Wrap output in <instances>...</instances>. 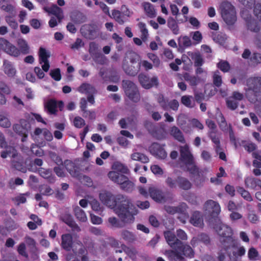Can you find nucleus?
I'll return each instance as SVG.
<instances>
[{
    "label": "nucleus",
    "mask_w": 261,
    "mask_h": 261,
    "mask_svg": "<svg viewBox=\"0 0 261 261\" xmlns=\"http://www.w3.org/2000/svg\"><path fill=\"white\" fill-rule=\"evenodd\" d=\"M142 7L146 15L150 17L153 18L156 15V10L153 5L148 2H144L142 4Z\"/></svg>",
    "instance_id": "26"
},
{
    "label": "nucleus",
    "mask_w": 261,
    "mask_h": 261,
    "mask_svg": "<svg viewBox=\"0 0 261 261\" xmlns=\"http://www.w3.org/2000/svg\"><path fill=\"white\" fill-rule=\"evenodd\" d=\"M150 153L157 158L164 159L167 154L162 146L158 143H153L149 147Z\"/></svg>",
    "instance_id": "16"
},
{
    "label": "nucleus",
    "mask_w": 261,
    "mask_h": 261,
    "mask_svg": "<svg viewBox=\"0 0 261 261\" xmlns=\"http://www.w3.org/2000/svg\"><path fill=\"white\" fill-rule=\"evenodd\" d=\"M138 26L141 32V39L143 41H145L147 40L148 35V30L146 29V24L143 22H140L138 24Z\"/></svg>",
    "instance_id": "52"
},
{
    "label": "nucleus",
    "mask_w": 261,
    "mask_h": 261,
    "mask_svg": "<svg viewBox=\"0 0 261 261\" xmlns=\"http://www.w3.org/2000/svg\"><path fill=\"white\" fill-rule=\"evenodd\" d=\"M83 242L86 247L89 250H93L94 248L95 243L89 237H85L83 239Z\"/></svg>",
    "instance_id": "58"
},
{
    "label": "nucleus",
    "mask_w": 261,
    "mask_h": 261,
    "mask_svg": "<svg viewBox=\"0 0 261 261\" xmlns=\"http://www.w3.org/2000/svg\"><path fill=\"white\" fill-rule=\"evenodd\" d=\"M205 211L210 216V223H213L216 221H219V215L221 212L219 204L213 200H207L204 204Z\"/></svg>",
    "instance_id": "5"
},
{
    "label": "nucleus",
    "mask_w": 261,
    "mask_h": 261,
    "mask_svg": "<svg viewBox=\"0 0 261 261\" xmlns=\"http://www.w3.org/2000/svg\"><path fill=\"white\" fill-rule=\"evenodd\" d=\"M170 134L174 138L179 142L184 143L185 139L181 131L176 126L171 128Z\"/></svg>",
    "instance_id": "31"
},
{
    "label": "nucleus",
    "mask_w": 261,
    "mask_h": 261,
    "mask_svg": "<svg viewBox=\"0 0 261 261\" xmlns=\"http://www.w3.org/2000/svg\"><path fill=\"white\" fill-rule=\"evenodd\" d=\"M45 10L48 13L55 15L59 20V21H60L63 18V11L61 8L57 5H55L49 8H45Z\"/></svg>",
    "instance_id": "30"
},
{
    "label": "nucleus",
    "mask_w": 261,
    "mask_h": 261,
    "mask_svg": "<svg viewBox=\"0 0 261 261\" xmlns=\"http://www.w3.org/2000/svg\"><path fill=\"white\" fill-rule=\"evenodd\" d=\"M30 128L31 125L29 122L23 119L20 120L19 124H15L13 125L14 132L22 137V142L26 141Z\"/></svg>",
    "instance_id": "6"
},
{
    "label": "nucleus",
    "mask_w": 261,
    "mask_h": 261,
    "mask_svg": "<svg viewBox=\"0 0 261 261\" xmlns=\"http://www.w3.org/2000/svg\"><path fill=\"white\" fill-rule=\"evenodd\" d=\"M184 78L192 86H195L199 83V79L195 76L191 75L186 73L184 75Z\"/></svg>",
    "instance_id": "45"
},
{
    "label": "nucleus",
    "mask_w": 261,
    "mask_h": 261,
    "mask_svg": "<svg viewBox=\"0 0 261 261\" xmlns=\"http://www.w3.org/2000/svg\"><path fill=\"white\" fill-rule=\"evenodd\" d=\"M216 133L217 131L211 130L209 132L208 137L212 142L215 144L214 147L216 153H218L220 150H222V148L221 146L220 137L217 135Z\"/></svg>",
    "instance_id": "24"
},
{
    "label": "nucleus",
    "mask_w": 261,
    "mask_h": 261,
    "mask_svg": "<svg viewBox=\"0 0 261 261\" xmlns=\"http://www.w3.org/2000/svg\"><path fill=\"white\" fill-rule=\"evenodd\" d=\"M178 187L180 189L188 190L191 188L192 184L187 178L179 176H178Z\"/></svg>",
    "instance_id": "33"
},
{
    "label": "nucleus",
    "mask_w": 261,
    "mask_h": 261,
    "mask_svg": "<svg viewBox=\"0 0 261 261\" xmlns=\"http://www.w3.org/2000/svg\"><path fill=\"white\" fill-rule=\"evenodd\" d=\"M3 70L4 73L10 78L14 77L17 72L14 64L7 60L4 61Z\"/></svg>",
    "instance_id": "20"
},
{
    "label": "nucleus",
    "mask_w": 261,
    "mask_h": 261,
    "mask_svg": "<svg viewBox=\"0 0 261 261\" xmlns=\"http://www.w3.org/2000/svg\"><path fill=\"white\" fill-rule=\"evenodd\" d=\"M50 57V53L47 51L45 48L40 47L39 51V62L41 65L42 69L39 67L34 68V72L39 79L44 77V72H47L49 70L50 65L48 58Z\"/></svg>",
    "instance_id": "4"
},
{
    "label": "nucleus",
    "mask_w": 261,
    "mask_h": 261,
    "mask_svg": "<svg viewBox=\"0 0 261 261\" xmlns=\"http://www.w3.org/2000/svg\"><path fill=\"white\" fill-rule=\"evenodd\" d=\"M14 16H6L5 20L9 25L13 29L15 30L18 28V23L13 17Z\"/></svg>",
    "instance_id": "54"
},
{
    "label": "nucleus",
    "mask_w": 261,
    "mask_h": 261,
    "mask_svg": "<svg viewBox=\"0 0 261 261\" xmlns=\"http://www.w3.org/2000/svg\"><path fill=\"white\" fill-rule=\"evenodd\" d=\"M73 244L74 242L72 234L65 233L62 235L61 246L62 249L69 252L72 249Z\"/></svg>",
    "instance_id": "18"
},
{
    "label": "nucleus",
    "mask_w": 261,
    "mask_h": 261,
    "mask_svg": "<svg viewBox=\"0 0 261 261\" xmlns=\"http://www.w3.org/2000/svg\"><path fill=\"white\" fill-rule=\"evenodd\" d=\"M61 220L71 228L73 231L79 232L81 229L74 221L72 216L69 213H65L61 216Z\"/></svg>",
    "instance_id": "17"
},
{
    "label": "nucleus",
    "mask_w": 261,
    "mask_h": 261,
    "mask_svg": "<svg viewBox=\"0 0 261 261\" xmlns=\"http://www.w3.org/2000/svg\"><path fill=\"white\" fill-rule=\"evenodd\" d=\"M122 68L127 74L135 76L140 69V65L138 64L135 66L129 63L126 59H124L123 61Z\"/></svg>",
    "instance_id": "19"
},
{
    "label": "nucleus",
    "mask_w": 261,
    "mask_h": 261,
    "mask_svg": "<svg viewBox=\"0 0 261 261\" xmlns=\"http://www.w3.org/2000/svg\"><path fill=\"white\" fill-rule=\"evenodd\" d=\"M187 167V169L189 171V172L193 175L198 174L199 175V168L195 165V162L192 164H188Z\"/></svg>",
    "instance_id": "63"
},
{
    "label": "nucleus",
    "mask_w": 261,
    "mask_h": 261,
    "mask_svg": "<svg viewBox=\"0 0 261 261\" xmlns=\"http://www.w3.org/2000/svg\"><path fill=\"white\" fill-rule=\"evenodd\" d=\"M57 103L55 99H50L45 105V108L47 110L49 113L51 114H56L57 110Z\"/></svg>",
    "instance_id": "40"
},
{
    "label": "nucleus",
    "mask_w": 261,
    "mask_h": 261,
    "mask_svg": "<svg viewBox=\"0 0 261 261\" xmlns=\"http://www.w3.org/2000/svg\"><path fill=\"white\" fill-rule=\"evenodd\" d=\"M188 56L194 61L195 66H201L204 60L199 52L188 51Z\"/></svg>",
    "instance_id": "28"
},
{
    "label": "nucleus",
    "mask_w": 261,
    "mask_h": 261,
    "mask_svg": "<svg viewBox=\"0 0 261 261\" xmlns=\"http://www.w3.org/2000/svg\"><path fill=\"white\" fill-rule=\"evenodd\" d=\"M73 123L75 127L80 128L85 125V121L82 117L76 116L73 119Z\"/></svg>",
    "instance_id": "61"
},
{
    "label": "nucleus",
    "mask_w": 261,
    "mask_h": 261,
    "mask_svg": "<svg viewBox=\"0 0 261 261\" xmlns=\"http://www.w3.org/2000/svg\"><path fill=\"white\" fill-rule=\"evenodd\" d=\"M213 83L217 87H220L222 84V78L220 75V72L217 71L214 72L213 75Z\"/></svg>",
    "instance_id": "59"
},
{
    "label": "nucleus",
    "mask_w": 261,
    "mask_h": 261,
    "mask_svg": "<svg viewBox=\"0 0 261 261\" xmlns=\"http://www.w3.org/2000/svg\"><path fill=\"white\" fill-rule=\"evenodd\" d=\"M191 120L184 114L179 115L177 119V124L185 133H190L192 131Z\"/></svg>",
    "instance_id": "15"
},
{
    "label": "nucleus",
    "mask_w": 261,
    "mask_h": 261,
    "mask_svg": "<svg viewBox=\"0 0 261 261\" xmlns=\"http://www.w3.org/2000/svg\"><path fill=\"white\" fill-rule=\"evenodd\" d=\"M11 90L9 86L5 82L0 81V96H8L11 93Z\"/></svg>",
    "instance_id": "43"
},
{
    "label": "nucleus",
    "mask_w": 261,
    "mask_h": 261,
    "mask_svg": "<svg viewBox=\"0 0 261 261\" xmlns=\"http://www.w3.org/2000/svg\"><path fill=\"white\" fill-rule=\"evenodd\" d=\"M248 257L250 260L256 261L260 259V256L256 249L252 247L248 250Z\"/></svg>",
    "instance_id": "41"
},
{
    "label": "nucleus",
    "mask_w": 261,
    "mask_h": 261,
    "mask_svg": "<svg viewBox=\"0 0 261 261\" xmlns=\"http://www.w3.org/2000/svg\"><path fill=\"white\" fill-rule=\"evenodd\" d=\"M165 238L168 245L172 248L166 250L165 254L171 261H183L184 257L192 258L194 256V251L192 247L184 244L174 233L169 230L164 233Z\"/></svg>",
    "instance_id": "2"
},
{
    "label": "nucleus",
    "mask_w": 261,
    "mask_h": 261,
    "mask_svg": "<svg viewBox=\"0 0 261 261\" xmlns=\"http://www.w3.org/2000/svg\"><path fill=\"white\" fill-rule=\"evenodd\" d=\"M181 161L186 166L188 164H192L194 163V159L193 155L190 152L189 147L187 145L182 146L180 149Z\"/></svg>",
    "instance_id": "13"
},
{
    "label": "nucleus",
    "mask_w": 261,
    "mask_h": 261,
    "mask_svg": "<svg viewBox=\"0 0 261 261\" xmlns=\"http://www.w3.org/2000/svg\"><path fill=\"white\" fill-rule=\"evenodd\" d=\"M48 156L49 158L58 166L62 165L64 164L62 159L57 153L53 151H49Z\"/></svg>",
    "instance_id": "47"
},
{
    "label": "nucleus",
    "mask_w": 261,
    "mask_h": 261,
    "mask_svg": "<svg viewBox=\"0 0 261 261\" xmlns=\"http://www.w3.org/2000/svg\"><path fill=\"white\" fill-rule=\"evenodd\" d=\"M138 79L142 86L145 89H149L152 86L157 85L158 83V79L156 77L154 76L149 78L143 73L139 75Z\"/></svg>",
    "instance_id": "12"
},
{
    "label": "nucleus",
    "mask_w": 261,
    "mask_h": 261,
    "mask_svg": "<svg viewBox=\"0 0 261 261\" xmlns=\"http://www.w3.org/2000/svg\"><path fill=\"white\" fill-rule=\"evenodd\" d=\"M72 20L75 23H80L86 21V17L82 13L77 12L73 14L71 16Z\"/></svg>",
    "instance_id": "48"
},
{
    "label": "nucleus",
    "mask_w": 261,
    "mask_h": 261,
    "mask_svg": "<svg viewBox=\"0 0 261 261\" xmlns=\"http://www.w3.org/2000/svg\"><path fill=\"white\" fill-rule=\"evenodd\" d=\"M259 180L253 177H248L245 179V183L248 188H254L257 185L258 186Z\"/></svg>",
    "instance_id": "51"
},
{
    "label": "nucleus",
    "mask_w": 261,
    "mask_h": 261,
    "mask_svg": "<svg viewBox=\"0 0 261 261\" xmlns=\"http://www.w3.org/2000/svg\"><path fill=\"white\" fill-rule=\"evenodd\" d=\"M148 192L150 197L155 201L159 202H166V198L163 192L154 187H150L148 189Z\"/></svg>",
    "instance_id": "21"
},
{
    "label": "nucleus",
    "mask_w": 261,
    "mask_h": 261,
    "mask_svg": "<svg viewBox=\"0 0 261 261\" xmlns=\"http://www.w3.org/2000/svg\"><path fill=\"white\" fill-rule=\"evenodd\" d=\"M165 183L170 189L176 188L178 186V177L176 179L168 177L165 180Z\"/></svg>",
    "instance_id": "53"
},
{
    "label": "nucleus",
    "mask_w": 261,
    "mask_h": 261,
    "mask_svg": "<svg viewBox=\"0 0 261 261\" xmlns=\"http://www.w3.org/2000/svg\"><path fill=\"white\" fill-rule=\"evenodd\" d=\"M17 43L19 47L18 49L20 51V54L26 55L30 53V47L26 40L20 38L17 40Z\"/></svg>",
    "instance_id": "34"
},
{
    "label": "nucleus",
    "mask_w": 261,
    "mask_h": 261,
    "mask_svg": "<svg viewBox=\"0 0 261 261\" xmlns=\"http://www.w3.org/2000/svg\"><path fill=\"white\" fill-rule=\"evenodd\" d=\"M121 236L124 240L129 243L134 242L136 239L135 234L127 230H123L121 231Z\"/></svg>",
    "instance_id": "44"
},
{
    "label": "nucleus",
    "mask_w": 261,
    "mask_h": 261,
    "mask_svg": "<svg viewBox=\"0 0 261 261\" xmlns=\"http://www.w3.org/2000/svg\"><path fill=\"white\" fill-rule=\"evenodd\" d=\"M122 85L125 94L128 98H137L139 93L136 85L132 81L123 80Z\"/></svg>",
    "instance_id": "9"
},
{
    "label": "nucleus",
    "mask_w": 261,
    "mask_h": 261,
    "mask_svg": "<svg viewBox=\"0 0 261 261\" xmlns=\"http://www.w3.org/2000/svg\"><path fill=\"white\" fill-rule=\"evenodd\" d=\"M254 14L259 21H261V4H257L254 8Z\"/></svg>",
    "instance_id": "64"
},
{
    "label": "nucleus",
    "mask_w": 261,
    "mask_h": 261,
    "mask_svg": "<svg viewBox=\"0 0 261 261\" xmlns=\"http://www.w3.org/2000/svg\"><path fill=\"white\" fill-rule=\"evenodd\" d=\"M179 46L184 47H188L192 45V42L190 38L187 36L180 37L178 38Z\"/></svg>",
    "instance_id": "49"
},
{
    "label": "nucleus",
    "mask_w": 261,
    "mask_h": 261,
    "mask_svg": "<svg viewBox=\"0 0 261 261\" xmlns=\"http://www.w3.org/2000/svg\"><path fill=\"white\" fill-rule=\"evenodd\" d=\"M0 48L7 54L14 57L20 55V51L16 46L3 38H0Z\"/></svg>",
    "instance_id": "7"
},
{
    "label": "nucleus",
    "mask_w": 261,
    "mask_h": 261,
    "mask_svg": "<svg viewBox=\"0 0 261 261\" xmlns=\"http://www.w3.org/2000/svg\"><path fill=\"white\" fill-rule=\"evenodd\" d=\"M242 99H227L226 101L227 108L231 110H236L238 107V102L237 100H241Z\"/></svg>",
    "instance_id": "55"
},
{
    "label": "nucleus",
    "mask_w": 261,
    "mask_h": 261,
    "mask_svg": "<svg viewBox=\"0 0 261 261\" xmlns=\"http://www.w3.org/2000/svg\"><path fill=\"white\" fill-rule=\"evenodd\" d=\"M214 40L220 44H223L226 40V36L225 34L219 33L214 36Z\"/></svg>",
    "instance_id": "60"
},
{
    "label": "nucleus",
    "mask_w": 261,
    "mask_h": 261,
    "mask_svg": "<svg viewBox=\"0 0 261 261\" xmlns=\"http://www.w3.org/2000/svg\"><path fill=\"white\" fill-rule=\"evenodd\" d=\"M248 86V93H254V96H257L261 93V77H253L248 79L247 82Z\"/></svg>",
    "instance_id": "11"
},
{
    "label": "nucleus",
    "mask_w": 261,
    "mask_h": 261,
    "mask_svg": "<svg viewBox=\"0 0 261 261\" xmlns=\"http://www.w3.org/2000/svg\"><path fill=\"white\" fill-rule=\"evenodd\" d=\"M79 91L81 93H88L93 95L97 92L95 87L90 84L84 83L79 88Z\"/></svg>",
    "instance_id": "32"
},
{
    "label": "nucleus",
    "mask_w": 261,
    "mask_h": 261,
    "mask_svg": "<svg viewBox=\"0 0 261 261\" xmlns=\"http://www.w3.org/2000/svg\"><path fill=\"white\" fill-rule=\"evenodd\" d=\"M124 177L121 178V180L119 183L120 188L126 192H132L134 189V183L129 180L126 176L124 175Z\"/></svg>",
    "instance_id": "27"
},
{
    "label": "nucleus",
    "mask_w": 261,
    "mask_h": 261,
    "mask_svg": "<svg viewBox=\"0 0 261 261\" xmlns=\"http://www.w3.org/2000/svg\"><path fill=\"white\" fill-rule=\"evenodd\" d=\"M221 17L228 25H232L237 21V14L234 6L229 2L223 1L219 6Z\"/></svg>",
    "instance_id": "3"
},
{
    "label": "nucleus",
    "mask_w": 261,
    "mask_h": 261,
    "mask_svg": "<svg viewBox=\"0 0 261 261\" xmlns=\"http://www.w3.org/2000/svg\"><path fill=\"white\" fill-rule=\"evenodd\" d=\"M74 213L76 218L80 221L85 222L87 220V218L85 212L79 206H76L74 208Z\"/></svg>",
    "instance_id": "36"
},
{
    "label": "nucleus",
    "mask_w": 261,
    "mask_h": 261,
    "mask_svg": "<svg viewBox=\"0 0 261 261\" xmlns=\"http://www.w3.org/2000/svg\"><path fill=\"white\" fill-rule=\"evenodd\" d=\"M110 16L120 24H123L125 21L124 16L120 11L117 10H113L112 15H110Z\"/></svg>",
    "instance_id": "35"
},
{
    "label": "nucleus",
    "mask_w": 261,
    "mask_h": 261,
    "mask_svg": "<svg viewBox=\"0 0 261 261\" xmlns=\"http://www.w3.org/2000/svg\"><path fill=\"white\" fill-rule=\"evenodd\" d=\"M124 59H126L129 63L136 66L138 64L140 65L141 59L140 56L135 53H129L127 54Z\"/></svg>",
    "instance_id": "37"
},
{
    "label": "nucleus",
    "mask_w": 261,
    "mask_h": 261,
    "mask_svg": "<svg viewBox=\"0 0 261 261\" xmlns=\"http://www.w3.org/2000/svg\"><path fill=\"white\" fill-rule=\"evenodd\" d=\"M13 150H15V152L13 153L12 158H16V160L12 161V167L18 171H21L23 173L26 172L27 168L24 165L23 157L20 155H18L16 150L14 148H13Z\"/></svg>",
    "instance_id": "14"
},
{
    "label": "nucleus",
    "mask_w": 261,
    "mask_h": 261,
    "mask_svg": "<svg viewBox=\"0 0 261 261\" xmlns=\"http://www.w3.org/2000/svg\"><path fill=\"white\" fill-rule=\"evenodd\" d=\"M108 175L111 180L118 184H119L120 181L121 180V178H124V175L114 171H110Z\"/></svg>",
    "instance_id": "42"
},
{
    "label": "nucleus",
    "mask_w": 261,
    "mask_h": 261,
    "mask_svg": "<svg viewBox=\"0 0 261 261\" xmlns=\"http://www.w3.org/2000/svg\"><path fill=\"white\" fill-rule=\"evenodd\" d=\"M99 199L107 206L112 208L116 207L115 213L120 220L115 217H110L108 222L112 227L122 228L125 224L134 222L135 216L138 214V210L127 196L114 195L110 192H103L99 194Z\"/></svg>",
    "instance_id": "1"
},
{
    "label": "nucleus",
    "mask_w": 261,
    "mask_h": 261,
    "mask_svg": "<svg viewBox=\"0 0 261 261\" xmlns=\"http://www.w3.org/2000/svg\"><path fill=\"white\" fill-rule=\"evenodd\" d=\"M210 224L220 236L227 238L232 234L231 228L223 224L220 219L219 221H216Z\"/></svg>",
    "instance_id": "8"
},
{
    "label": "nucleus",
    "mask_w": 261,
    "mask_h": 261,
    "mask_svg": "<svg viewBox=\"0 0 261 261\" xmlns=\"http://www.w3.org/2000/svg\"><path fill=\"white\" fill-rule=\"evenodd\" d=\"M237 191L246 200L248 201H251L253 200L250 193L246 191L244 188L240 187H238L237 188Z\"/></svg>",
    "instance_id": "50"
},
{
    "label": "nucleus",
    "mask_w": 261,
    "mask_h": 261,
    "mask_svg": "<svg viewBox=\"0 0 261 261\" xmlns=\"http://www.w3.org/2000/svg\"><path fill=\"white\" fill-rule=\"evenodd\" d=\"M159 99V103L164 110H168L169 108H170L173 110L175 111L178 109L179 104L178 102L175 99H173L169 102L168 101V99Z\"/></svg>",
    "instance_id": "22"
},
{
    "label": "nucleus",
    "mask_w": 261,
    "mask_h": 261,
    "mask_svg": "<svg viewBox=\"0 0 261 261\" xmlns=\"http://www.w3.org/2000/svg\"><path fill=\"white\" fill-rule=\"evenodd\" d=\"M242 17L246 19L248 29L254 32H258L260 30V27L258 23L250 16L245 17L244 13H242Z\"/></svg>",
    "instance_id": "29"
},
{
    "label": "nucleus",
    "mask_w": 261,
    "mask_h": 261,
    "mask_svg": "<svg viewBox=\"0 0 261 261\" xmlns=\"http://www.w3.org/2000/svg\"><path fill=\"white\" fill-rule=\"evenodd\" d=\"M38 172L41 177L47 179L49 183L55 182L56 177L53 174L51 169L40 168Z\"/></svg>",
    "instance_id": "25"
},
{
    "label": "nucleus",
    "mask_w": 261,
    "mask_h": 261,
    "mask_svg": "<svg viewBox=\"0 0 261 261\" xmlns=\"http://www.w3.org/2000/svg\"><path fill=\"white\" fill-rule=\"evenodd\" d=\"M0 7L3 10L8 12L13 16H15L16 15L14 7L12 5L8 4L3 0L0 1Z\"/></svg>",
    "instance_id": "39"
},
{
    "label": "nucleus",
    "mask_w": 261,
    "mask_h": 261,
    "mask_svg": "<svg viewBox=\"0 0 261 261\" xmlns=\"http://www.w3.org/2000/svg\"><path fill=\"white\" fill-rule=\"evenodd\" d=\"M63 166L73 177L79 178L81 176L80 166L70 160H65Z\"/></svg>",
    "instance_id": "10"
},
{
    "label": "nucleus",
    "mask_w": 261,
    "mask_h": 261,
    "mask_svg": "<svg viewBox=\"0 0 261 261\" xmlns=\"http://www.w3.org/2000/svg\"><path fill=\"white\" fill-rule=\"evenodd\" d=\"M131 159L133 160L139 161L142 163H147L149 161L148 157L140 152H134L131 154Z\"/></svg>",
    "instance_id": "38"
},
{
    "label": "nucleus",
    "mask_w": 261,
    "mask_h": 261,
    "mask_svg": "<svg viewBox=\"0 0 261 261\" xmlns=\"http://www.w3.org/2000/svg\"><path fill=\"white\" fill-rule=\"evenodd\" d=\"M220 121L219 125L220 129L224 132H227L229 130V125L228 126L225 118L222 114H220Z\"/></svg>",
    "instance_id": "56"
},
{
    "label": "nucleus",
    "mask_w": 261,
    "mask_h": 261,
    "mask_svg": "<svg viewBox=\"0 0 261 261\" xmlns=\"http://www.w3.org/2000/svg\"><path fill=\"white\" fill-rule=\"evenodd\" d=\"M11 123L9 119L4 115H0V126L4 128H9Z\"/></svg>",
    "instance_id": "57"
},
{
    "label": "nucleus",
    "mask_w": 261,
    "mask_h": 261,
    "mask_svg": "<svg viewBox=\"0 0 261 261\" xmlns=\"http://www.w3.org/2000/svg\"><path fill=\"white\" fill-rule=\"evenodd\" d=\"M190 222L194 226L201 227L203 224L202 213L197 211L194 212L190 218Z\"/></svg>",
    "instance_id": "23"
},
{
    "label": "nucleus",
    "mask_w": 261,
    "mask_h": 261,
    "mask_svg": "<svg viewBox=\"0 0 261 261\" xmlns=\"http://www.w3.org/2000/svg\"><path fill=\"white\" fill-rule=\"evenodd\" d=\"M217 66L221 70L224 72L228 71L230 69L229 63L225 61H221L219 62L217 64Z\"/></svg>",
    "instance_id": "62"
},
{
    "label": "nucleus",
    "mask_w": 261,
    "mask_h": 261,
    "mask_svg": "<svg viewBox=\"0 0 261 261\" xmlns=\"http://www.w3.org/2000/svg\"><path fill=\"white\" fill-rule=\"evenodd\" d=\"M167 25L174 34L177 35L179 34V30L177 23L173 18H171L168 20Z\"/></svg>",
    "instance_id": "46"
}]
</instances>
